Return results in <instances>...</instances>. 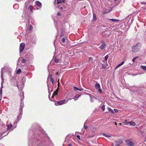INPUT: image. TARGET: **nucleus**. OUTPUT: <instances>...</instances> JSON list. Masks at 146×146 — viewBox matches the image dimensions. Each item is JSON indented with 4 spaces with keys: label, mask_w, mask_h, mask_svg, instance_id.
Here are the masks:
<instances>
[{
    "label": "nucleus",
    "mask_w": 146,
    "mask_h": 146,
    "mask_svg": "<svg viewBox=\"0 0 146 146\" xmlns=\"http://www.w3.org/2000/svg\"><path fill=\"white\" fill-rule=\"evenodd\" d=\"M33 8L34 7L33 5H31L29 3H28V2L27 3L26 2L24 8V11L26 13L29 10L32 13H33Z\"/></svg>",
    "instance_id": "f257e3e1"
},
{
    "label": "nucleus",
    "mask_w": 146,
    "mask_h": 146,
    "mask_svg": "<svg viewBox=\"0 0 146 146\" xmlns=\"http://www.w3.org/2000/svg\"><path fill=\"white\" fill-rule=\"evenodd\" d=\"M5 69L4 68H1V78L2 80L1 82V86L0 89V95L1 96V98L2 94V88H3V84L4 83V78L3 77V71Z\"/></svg>",
    "instance_id": "f03ea898"
},
{
    "label": "nucleus",
    "mask_w": 146,
    "mask_h": 146,
    "mask_svg": "<svg viewBox=\"0 0 146 146\" xmlns=\"http://www.w3.org/2000/svg\"><path fill=\"white\" fill-rule=\"evenodd\" d=\"M141 47V44L140 43H137L136 45L132 47V52H138Z\"/></svg>",
    "instance_id": "7ed1b4c3"
},
{
    "label": "nucleus",
    "mask_w": 146,
    "mask_h": 146,
    "mask_svg": "<svg viewBox=\"0 0 146 146\" xmlns=\"http://www.w3.org/2000/svg\"><path fill=\"white\" fill-rule=\"evenodd\" d=\"M68 100H66L65 99L63 100H62L58 101L57 103H55V105H61L66 104L68 101Z\"/></svg>",
    "instance_id": "20e7f679"
},
{
    "label": "nucleus",
    "mask_w": 146,
    "mask_h": 146,
    "mask_svg": "<svg viewBox=\"0 0 146 146\" xmlns=\"http://www.w3.org/2000/svg\"><path fill=\"white\" fill-rule=\"evenodd\" d=\"M11 85L13 86H15V85H17V87L18 88H19V85L17 84V83L15 80V77H13V79L11 80Z\"/></svg>",
    "instance_id": "39448f33"
},
{
    "label": "nucleus",
    "mask_w": 146,
    "mask_h": 146,
    "mask_svg": "<svg viewBox=\"0 0 146 146\" xmlns=\"http://www.w3.org/2000/svg\"><path fill=\"white\" fill-rule=\"evenodd\" d=\"M36 6L37 7V9L38 10L40 9L42 7L41 3L38 1L35 2Z\"/></svg>",
    "instance_id": "423d86ee"
},
{
    "label": "nucleus",
    "mask_w": 146,
    "mask_h": 146,
    "mask_svg": "<svg viewBox=\"0 0 146 146\" xmlns=\"http://www.w3.org/2000/svg\"><path fill=\"white\" fill-rule=\"evenodd\" d=\"M106 44L104 42H102V44L100 46L99 48L100 49L102 50H104L106 48Z\"/></svg>",
    "instance_id": "0eeeda50"
},
{
    "label": "nucleus",
    "mask_w": 146,
    "mask_h": 146,
    "mask_svg": "<svg viewBox=\"0 0 146 146\" xmlns=\"http://www.w3.org/2000/svg\"><path fill=\"white\" fill-rule=\"evenodd\" d=\"M25 44L23 43H21L20 44L19 47V52L20 53L22 52L24 49Z\"/></svg>",
    "instance_id": "6e6552de"
},
{
    "label": "nucleus",
    "mask_w": 146,
    "mask_h": 146,
    "mask_svg": "<svg viewBox=\"0 0 146 146\" xmlns=\"http://www.w3.org/2000/svg\"><path fill=\"white\" fill-rule=\"evenodd\" d=\"M123 141L122 139H120L115 142V144L116 146H118L120 144L123 143Z\"/></svg>",
    "instance_id": "1a4fd4ad"
},
{
    "label": "nucleus",
    "mask_w": 146,
    "mask_h": 146,
    "mask_svg": "<svg viewBox=\"0 0 146 146\" xmlns=\"http://www.w3.org/2000/svg\"><path fill=\"white\" fill-rule=\"evenodd\" d=\"M13 125L11 123H10L7 125V130L11 131L13 130Z\"/></svg>",
    "instance_id": "9d476101"
},
{
    "label": "nucleus",
    "mask_w": 146,
    "mask_h": 146,
    "mask_svg": "<svg viewBox=\"0 0 146 146\" xmlns=\"http://www.w3.org/2000/svg\"><path fill=\"white\" fill-rule=\"evenodd\" d=\"M126 141L128 145L130 146L134 144L131 141L129 140H126Z\"/></svg>",
    "instance_id": "9b49d317"
},
{
    "label": "nucleus",
    "mask_w": 146,
    "mask_h": 146,
    "mask_svg": "<svg viewBox=\"0 0 146 146\" xmlns=\"http://www.w3.org/2000/svg\"><path fill=\"white\" fill-rule=\"evenodd\" d=\"M25 20H26L27 22H28V23H29L30 22V19H29V16H28V14H26H26H25Z\"/></svg>",
    "instance_id": "f8f14e48"
},
{
    "label": "nucleus",
    "mask_w": 146,
    "mask_h": 146,
    "mask_svg": "<svg viewBox=\"0 0 146 146\" xmlns=\"http://www.w3.org/2000/svg\"><path fill=\"white\" fill-rule=\"evenodd\" d=\"M58 89H57L56 90V91H55L54 92V93L53 94L52 96V99H54V96H55L57 95V93L58 92Z\"/></svg>",
    "instance_id": "ddd939ff"
},
{
    "label": "nucleus",
    "mask_w": 146,
    "mask_h": 146,
    "mask_svg": "<svg viewBox=\"0 0 146 146\" xmlns=\"http://www.w3.org/2000/svg\"><path fill=\"white\" fill-rule=\"evenodd\" d=\"M141 3L143 5V6L142 7L143 9H146V3L145 2H141Z\"/></svg>",
    "instance_id": "4468645a"
},
{
    "label": "nucleus",
    "mask_w": 146,
    "mask_h": 146,
    "mask_svg": "<svg viewBox=\"0 0 146 146\" xmlns=\"http://www.w3.org/2000/svg\"><path fill=\"white\" fill-rule=\"evenodd\" d=\"M80 95L77 94L74 96V98H73L74 100H76L77 99L80 97Z\"/></svg>",
    "instance_id": "2eb2a0df"
},
{
    "label": "nucleus",
    "mask_w": 146,
    "mask_h": 146,
    "mask_svg": "<svg viewBox=\"0 0 146 146\" xmlns=\"http://www.w3.org/2000/svg\"><path fill=\"white\" fill-rule=\"evenodd\" d=\"M111 11V10H108L107 9H104L103 11V14H105V13H109Z\"/></svg>",
    "instance_id": "dca6fc26"
},
{
    "label": "nucleus",
    "mask_w": 146,
    "mask_h": 146,
    "mask_svg": "<svg viewBox=\"0 0 146 146\" xmlns=\"http://www.w3.org/2000/svg\"><path fill=\"white\" fill-rule=\"evenodd\" d=\"M130 125L134 126L136 125L135 123L133 121H131L129 122Z\"/></svg>",
    "instance_id": "f3484780"
},
{
    "label": "nucleus",
    "mask_w": 146,
    "mask_h": 146,
    "mask_svg": "<svg viewBox=\"0 0 146 146\" xmlns=\"http://www.w3.org/2000/svg\"><path fill=\"white\" fill-rule=\"evenodd\" d=\"M22 108H23V106H22L20 108V109H19V112L20 113H19V115H22Z\"/></svg>",
    "instance_id": "a211bd4d"
},
{
    "label": "nucleus",
    "mask_w": 146,
    "mask_h": 146,
    "mask_svg": "<svg viewBox=\"0 0 146 146\" xmlns=\"http://www.w3.org/2000/svg\"><path fill=\"white\" fill-rule=\"evenodd\" d=\"M95 86L96 88L98 89L100 88V85L99 83H97L95 84Z\"/></svg>",
    "instance_id": "6ab92c4d"
},
{
    "label": "nucleus",
    "mask_w": 146,
    "mask_h": 146,
    "mask_svg": "<svg viewBox=\"0 0 146 146\" xmlns=\"http://www.w3.org/2000/svg\"><path fill=\"white\" fill-rule=\"evenodd\" d=\"M140 68L145 71H146V66H141Z\"/></svg>",
    "instance_id": "aec40b11"
},
{
    "label": "nucleus",
    "mask_w": 146,
    "mask_h": 146,
    "mask_svg": "<svg viewBox=\"0 0 146 146\" xmlns=\"http://www.w3.org/2000/svg\"><path fill=\"white\" fill-rule=\"evenodd\" d=\"M19 6L18 4H15L13 5V8L15 9H17L19 7Z\"/></svg>",
    "instance_id": "412c9836"
},
{
    "label": "nucleus",
    "mask_w": 146,
    "mask_h": 146,
    "mask_svg": "<svg viewBox=\"0 0 146 146\" xmlns=\"http://www.w3.org/2000/svg\"><path fill=\"white\" fill-rule=\"evenodd\" d=\"M110 35V33L109 32H107L105 33V35L106 36H109Z\"/></svg>",
    "instance_id": "4be33fe9"
},
{
    "label": "nucleus",
    "mask_w": 146,
    "mask_h": 146,
    "mask_svg": "<svg viewBox=\"0 0 146 146\" xmlns=\"http://www.w3.org/2000/svg\"><path fill=\"white\" fill-rule=\"evenodd\" d=\"M110 20L111 21H112L113 22H117L119 21V20L114 19H110Z\"/></svg>",
    "instance_id": "5701e85b"
},
{
    "label": "nucleus",
    "mask_w": 146,
    "mask_h": 146,
    "mask_svg": "<svg viewBox=\"0 0 146 146\" xmlns=\"http://www.w3.org/2000/svg\"><path fill=\"white\" fill-rule=\"evenodd\" d=\"M124 63V61H123L122 62H121V63H120V64H119L116 67V68H117L119 67V66H121V65H123Z\"/></svg>",
    "instance_id": "b1692460"
},
{
    "label": "nucleus",
    "mask_w": 146,
    "mask_h": 146,
    "mask_svg": "<svg viewBox=\"0 0 146 146\" xmlns=\"http://www.w3.org/2000/svg\"><path fill=\"white\" fill-rule=\"evenodd\" d=\"M108 109L109 111H110L112 113H114L113 111V110L111 109L110 108L108 107Z\"/></svg>",
    "instance_id": "393cba45"
},
{
    "label": "nucleus",
    "mask_w": 146,
    "mask_h": 146,
    "mask_svg": "<svg viewBox=\"0 0 146 146\" xmlns=\"http://www.w3.org/2000/svg\"><path fill=\"white\" fill-rule=\"evenodd\" d=\"M93 20L95 21L96 19V16L95 14L93 13Z\"/></svg>",
    "instance_id": "a878e982"
},
{
    "label": "nucleus",
    "mask_w": 146,
    "mask_h": 146,
    "mask_svg": "<svg viewBox=\"0 0 146 146\" xmlns=\"http://www.w3.org/2000/svg\"><path fill=\"white\" fill-rule=\"evenodd\" d=\"M139 58V56H136L133 59H132V61L133 62H135V60L137 59V58Z\"/></svg>",
    "instance_id": "bb28decb"
},
{
    "label": "nucleus",
    "mask_w": 146,
    "mask_h": 146,
    "mask_svg": "<svg viewBox=\"0 0 146 146\" xmlns=\"http://www.w3.org/2000/svg\"><path fill=\"white\" fill-rule=\"evenodd\" d=\"M67 38V37H65L63 38L62 39V42H65V40H66Z\"/></svg>",
    "instance_id": "cd10ccee"
},
{
    "label": "nucleus",
    "mask_w": 146,
    "mask_h": 146,
    "mask_svg": "<svg viewBox=\"0 0 146 146\" xmlns=\"http://www.w3.org/2000/svg\"><path fill=\"white\" fill-rule=\"evenodd\" d=\"M90 101L92 102H93L94 101V98H95L94 97L92 98L91 96L90 95Z\"/></svg>",
    "instance_id": "c85d7f7f"
},
{
    "label": "nucleus",
    "mask_w": 146,
    "mask_h": 146,
    "mask_svg": "<svg viewBox=\"0 0 146 146\" xmlns=\"http://www.w3.org/2000/svg\"><path fill=\"white\" fill-rule=\"evenodd\" d=\"M21 72V70L20 69H18L17 72V74H20Z\"/></svg>",
    "instance_id": "c756f323"
},
{
    "label": "nucleus",
    "mask_w": 146,
    "mask_h": 146,
    "mask_svg": "<svg viewBox=\"0 0 146 146\" xmlns=\"http://www.w3.org/2000/svg\"><path fill=\"white\" fill-rule=\"evenodd\" d=\"M129 123V122L127 121V120H125L124 121V125H127Z\"/></svg>",
    "instance_id": "7c9ffc66"
},
{
    "label": "nucleus",
    "mask_w": 146,
    "mask_h": 146,
    "mask_svg": "<svg viewBox=\"0 0 146 146\" xmlns=\"http://www.w3.org/2000/svg\"><path fill=\"white\" fill-rule=\"evenodd\" d=\"M108 55H106V56H105V60L106 61V62L107 63V60L108 59Z\"/></svg>",
    "instance_id": "2f4dec72"
},
{
    "label": "nucleus",
    "mask_w": 146,
    "mask_h": 146,
    "mask_svg": "<svg viewBox=\"0 0 146 146\" xmlns=\"http://www.w3.org/2000/svg\"><path fill=\"white\" fill-rule=\"evenodd\" d=\"M102 68H106V65L105 64H102Z\"/></svg>",
    "instance_id": "473e14b6"
},
{
    "label": "nucleus",
    "mask_w": 146,
    "mask_h": 146,
    "mask_svg": "<svg viewBox=\"0 0 146 146\" xmlns=\"http://www.w3.org/2000/svg\"><path fill=\"white\" fill-rule=\"evenodd\" d=\"M98 89V91L100 93H102V90L100 87Z\"/></svg>",
    "instance_id": "72a5a7b5"
},
{
    "label": "nucleus",
    "mask_w": 146,
    "mask_h": 146,
    "mask_svg": "<svg viewBox=\"0 0 146 146\" xmlns=\"http://www.w3.org/2000/svg\"><path fill=\"white\" fill-rule=\"evenodd\" d=\"M103 135L104 136L106 137H110V135H107L105 133H103Z\"/></svg>",
    "instance_id": "f704fd0d"
},
{
    "label": "nucleus",
    "mask_w": 146,
    "mask_h": 146,
    "mask_svg": "<svg viewBox=\"0 0 146 146\" xmlns=\"http://www.w3.org/2000/svg\"><path fill=\"white\" fill-rule=\"evenodd\" d=\"M22 115H19L18 116L17 119L19 121L21 118Z\"/></svg>",
    "instance_id": "c9c22d12"
},
{
    "label": "nucleus",
    "mask_w": 146,
    "mask_h": 146,
    "mask_svg": "<svg viewBox=\"0 0 146 146\" xmlns=\"http://www.w3.org/2000/svg\"><path fill=\"white\" fill-rule=\"evenodd\" d=\"M49 76L48 77L47 79H48V80L49 79H51V78H52V74H51L50 75V74H49Z\"/></svg>",
    "instance_id": "e433bc0d"
},
{
    "label": "nucleus",
    "mask_w": 146,
    "mask_h": 146,
    "mask_svg": "<svg viewBox=\"0 0 146 146\" xmlns=\"http://www.w3.org/2000/svg\"><path fill=\"white\" fill-rule=\"evenodd\" d=\"M101 108L102 110H103V111H104L105 110V106L104 105H103L102 106Z\"/></svg>",
    "instance_id": "4c0bfd02"
},
{
    "label": "nucleus",
    "mask_w": 146,
    "mask_h": 146,
    "mask_svg": "<svg viewBox=\"0 0 146 146\" xmlns=\"http://www.w3.org/2000/svg\"><path fill=\"white\" fill-rule=\"evenodd\" d=\"M57 4H59V3H62V0H57Z\"/></svg>",
    "instance_id": "58836bf2"
},
{
    "label": "nucleus",
    "mask_w": 146,
    "mask_h": 146,
    "mask_svg": "<svg viewBox=\"0 0 146 146\" xmlns=\"http://www.w3.org/2000/svg\"><path fill=\"white\" fill-rule=\"evenodd\" d=\"M59 61V60L56 58L54 60V62L56 63H58Z\"/></svg>",
    "instance_id": "ea45409f"
},
{
    "label": "nucleus",
    "mask_w": 146,
    "mask_h": 146,
    "mask_svg": "<svg viewBox=\"0 0 146 146\" xmlns=\"http://www.w3.org/2000/svg\"><path fill=\"white\" fill-rule=\"evenodd\" d=\"M74 89L75 91H77L79 90V88L76 87H74Z\"/></svg>",
    "instance_id": "a19ab883"
},
{
    "label": "nucleus",
    "mask_w": 146,
    "mask_h": 146,
    "mask_svg": "<svg viewBox=\"0 0 146 146\" xmlns=\"http://www.w3.org/2000/svg\"><path fill=\"white\" fill-rule=\"evenodd\" d=\"M26 60L25 59H23L22 60V62L23 63H25L26 62Z\"/></svg>",
    "instance_id": "79ce46f5"
},
{
    "label": "nucleus",
    "mask_w": 146,
    "mask_h": 146,
    "mask_svg": "<svg viewBox=\"0 0 146 146\" xmlns=\"http://www.w3.org/2000/svg\"><path fill=\"white\" fill-rule=\"evenodd\" d=\"M50 81L53 84L54 82V79L52 78H51V79H50Z\"/></svg>",
    "instance_id": "37998d69"
},
{
    "label": "nucleus",
    "mask_w": 146,
    "mask_h": 146,
    "mask_svg": "<svg viewBox=\"0 0 146 146\" xmlns=\"http://www.w3.org/2000/svg\"><path fill=\"white\" fill-rule=\"evenodd\" d=\"M7 68L9 70V72H10L11 71V68L9 67H8Z\"/></svg>",
    "instance_id": "c03bdc74"
},
{
    "label": "nucleus",
    "mask_w": 146,
    "mask_h": 146,
    "mask_svg": "<svg viewBox=\"0 0 146 146\" xmlns=\"http://www.w3.org/2000/svg\"><path fill=\"white\" fill-rule=\"evenodd\" d=\"M114 110L116 112H117L118 111V110L117 109H114Z\"/></svg>",
    "instance_id": "a18cd8bd"
},
{
    "label": "nucleus",
    "mask_w": 146,
    "mask_h": 146,
    "mask_svg": "<svg viewBox=\"0 0 146 146\" xmlns=\"http://www.w3.org/2000/svg\"><path fill=\"white\" fill-rule=\"evenodd\" d=\"M29 29L30 30H32V26L31 25H30Z\"/></svg>",
    "instance_id": "49530a36"
},
{
    "label": "nucleus",
    "mask_w": 146,
    "mask_h": 146,
    "mask_svg": "<svg viewBox=\"0 0 146 146\" xmlns=\"http://www.w3.org/2000/svg\"><path fill=\"white\" fill-rule=\"evenodd\" d=\"M84 128L85 129H87L88 127L84 125Z\"/></svg>",
    "instance_id": "de8ad7c7"
},
{
    "label": "nucleus",
    "mask_w": 146,
    "mask_h": 146,
    "mask_svg": "<svg viewBox=\"0 0 146 146\" xmlns=\"http://www.w3.org/2000/svg\"><path fill=\"white\" fill-rule=\"evenodd\" d=\"M79 139H80V136L78 135L76 136Z\"/></svg>",
    "instance_id": "09e8293b"
},
{
    "label": "nucleus",
    "mask_w": 146,
    "mask_h": 146,
    "mask_svg": "<svg viewBox=\"0 0 146 146\" xmlns=\"http://www.w3.org/2000/svg\"><path fill=\"white\" fill-rule=\"evenodd\" d=\"M57 15L59 16H60V13L59 12H58L57 13Z\"/></svg>",
    "instance_id": "8fccbe9b"
},
{
    "label": "nucleus",
    "mask_w": 146,
    "mask_h": 146,
    "mask_svg": "<svg viewBox=\"0 0 146 146\" xmlns=\"http://www.w3.org/2000/svg\"><path fill=\"white\" fill-rule=\"evenodd\" d=\"M93 59V58H92V57H90V58H89V61H90V60H92Z\"/></svg>",
    "instance_id": "3c124183"
},
{
    "label": "nucleus",
    "mask_w": 146,
    "mask_h": 146,
    "mask_svg": "<svg viewBox=\"0 0 146 146\" xmlns=\"http://www.w3.org/2000/svg\"><path fill=\"white\" fill-rule=\"evenodd\" d=\"M79 90V91H82V90H83V89H82V88H81V89H79V90Z\"/></svg>",
    "instance_id": "603ef678"
},
{
    "label": "nucleus",
    "mask_w": 146,
    "mask_h": 146,
    "mask_svg": "<svg viewBox=\"0 0 146 146\" xmlns=\"http://www.w3.org/2000/svg\"><path fill=\"white\" fill-rule=\"evenodd\" d=\"M54 23H55V22H54ZM55 25L56 26V29H57V30H58V28H57V25H56V24H55Z\"/></svg>",
    "instance_id": "864d4df0"
},
{
    "label": "nucleus",
    "mask_w": 146,
    "mask_h": 146,
    "mask_svg": "<svg viewBox=\"0 0 146 146\" xmlns=\"http://www.w3.org/2000/svg\"><path fill=\"white\" fill-rule=\"evenodd\" d=\"M62 2L64 3L65 1V0H62Z\"/></svg>",
    "instance_id": "5fc2aeb1"
},
{
    "label": "nucleus",
    "mask_w": 146,
    "mask_h": 146,
    "mask_svg": "<svg viewBox=\"0 0 146 146\" xmlns=\"http://www.w3.org/2000/svg\"><path fill=\"white\" fill-rule=\"evenodd\" d=\"M94 136V135L89 136V137H93Z\"/></svg>",
    "instance_id": "6e6d98bb"
},
{
    "label": "nucleus",
    "mask_w": 146,
    "mask_h": 146,
    "mask_svg": "<svg viewBox=\"0 0 146 146\" xmlns=\"http://www.w3.org/2000/svg\"><path fill=\"white\" fill-rule=\"evenodd\" d=\"M68 146H72V144H70Z\"/></svg>",
    "instance_id": "4d7b16f0"
},
{
    "label": "nucleus",
    "mask_w": 146,
    "mask_h": 146,
    "mask_svg": "<svg viewBox=\"0 0 146 146\" xmlns=\"http://www.w3.org/2000/svg\"><path fill=\"white\" fill-rule=\"evenodd\" d=\"M22 80H23V81H25V78H23L22 79Z\"/></svg>",
    "instance_id": "13d9d810"
},
{
    "label": "nucleus",
    "mask_w": 146,
    "mask_h": 146,
    "mask_svg": "<svg viewBox=\"0 0 146 146\" xmlns=\"http://www.w3.org/2000/svg\"><path fill=\"white\" fill-rule=\"evenodd\" d=\"M56 75H58V72H56Z\"/></svg>",
    "instance_id": "bf43d9fd"
},
{
    "label": "nucleus",
    "mask_w": 146,
    "mask_h": 146,
    "mask_svg": "<svg viewBox=\"0 0 146 146\" xmlns=\"http://www.w3.org/2000/svg\"><path fill=\"white\" fill-rule=\"evenodd\" d=\"M130 146H135L134 144H133V145Z\"/></svg>",
    "instance_id": "052dcab7"
},
{
    "label": "nucleus",
    "mask_w": 146,
    "mask_h": 146,
    "mask_svg": "<svg viewBox=\"0 0 146 146\" xmlns=\"http://www.w3.org/2000/svg\"><path fill=\"white\" fill-rule=\"evenodd\" d=\"M73 98H69L68 99V100H71V99H72Z\"/></svg>",
    "instance_id": "680f3d73"
},
{
    "label": "nucleus",
    "mask_w": 146,
    "mask_h": 146,
    "mask_svg": "<svg viewBox=\"0 0 146 146\" xmlns=\"http://www.w3.org/2000/svg\"><path fill=\"white\" fill-rule=\"evenodd\" d=\"M2 135V133H0V137H1V136Z\"/></svg>",
    "instance_id": "e2e57ef3"
},
{
    "label": "nucleus",
    "mask_w": 146,
    "mask_h": 146,
    "mask_svg": "<svg viewBox=\"0 0 146 146\" xmlns=\"http://www.w3.org/2000/svg\"><path fill=\"white\" fill-rule=\"evenodd\" d=\"M92 132H93L94 133H95V131H92Z\"/></svg>",
    "instance_id": "0e129e2a"
},
{
    "label": "nucleus",
    "mask_w": 146,
    "mask_h": 146,
    "mask_svg": "<svg viewBox=\"0 0 146 146\" xmlns=\"http://www.w3.org/2000/svg\"><path fill=\"white\" fill-rule=\"evenodd\" d=\"M131 22H132V21H133V19H131Z\"/></svg>",
    "instance_id": "69168bd1"
},
{
    "label": "nucleus",
    "mask_w": 146,
    "mask_h": 146,
    "mask_svg": "<svg viewBox=\"0 0 146 146\" xmlns=\"http://www.w3.org/2000/svg\"><path fill=\"white\" fill-rule=\"evenodd\" d=\"M115 125H117V123L116 122H115Z\"/></svg>",
    "instance_id": "338daca9"
},
{
    "label": "nucleus",
    "mask_w": 146,
    "mask_h": 146,
    "mask_svg": "<svg viewBox=\"0 0 146 146\" xmlns=\"http://www.w3.org/2000/svg\"><path fill=\"white\" fill-rule=\"evenodd\" d=\"M119 125H121V123H119Z\"/></svg>",
    "instance_id": "774afa93"
}]
</instances>
